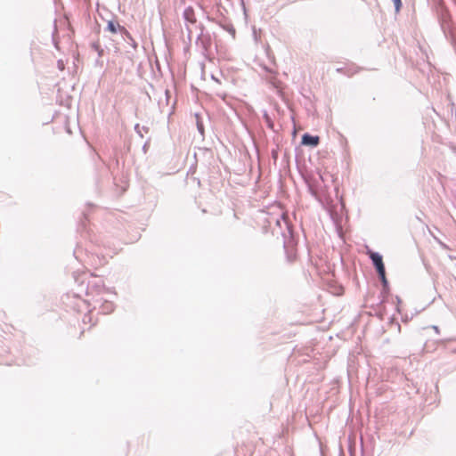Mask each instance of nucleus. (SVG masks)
Returning a JSON list of instances; mask_svg holds the SVG:
<instances>
[{
  "label": "nucleus",
  "instance_id": "obj_1",
  "mask_svg": "<svg viewBox=\"0 0 456 456\" xmlns=\"http://www.w3.org/2000/svg\"><path fill=\"white\" fill-rule=\"evenodd\" d=\"M281 223L286 226L287 232H283V247L284 248H296L297 244V240L294 234V232L291 228V224L284 218L276 219V224L281 228Z\"/></svg>",
  "mask_w": 456,
  "mask_h": 456
},
{
  "label": "nucleus",
  "instance_id": "obj_2",
  "mask_svg": "<svg viewBox=\"0 0 456 456\" xmlns=\"http://www.w3.org/2000/svg\"><path fill=\"white\" fill-rule=\"evenodd\" d=\"M369 257L371 260V263H372L377 273H383L384 271H386L385 264L383 261V256L380 253L371 251L369 254Z\"/></svg>",
  "mask_w": 456,
  "mask_h": 456
},
{
  "label": "nucleus",
  "instance_id": "obj_3",
  "mask_svg": "<svg viewBox=\"0 0 456 456\" xmlns=\"http://www.w3.org/2000/svg\"><path fill=\"white\" fill-rule=\"evenodd\" d=\"M320 143V137L318 135H313L309 133H305L301 136V144L304 146H310L315 148Z\"/></svg>",
  "mask_w": 456,
  "mask_h": 456
},
{
  "label": "nucleus",
  "instance_id": "obj_4",
  "mask_svg": "<svg viewBox=\"0 0 456 456\" xmlns=\"http://www.w3.org/2000/svg\"><path fill=\"white\" fill-rule=\"evenodd\" d=\"M183 17L185 21L194 24L196 22V17L194 9L191 6H188L184 9Z\"/></svg>",
  "mask_w": 456,
  "mask_h": 456
},
{
  "label": "nucleus",
  "instance_id": "obj_5",
  "mask_svg": "<svg viewBox=\"0 0 456 456\" xmlns=\"http://www.w3.org/2000/svg\"><path fill=\"white\" fill-rule=\"evenodd\" d=\"M120 34L122 35L123 39L128 44H130L134 49L137 47V43L126 28H120Z\"/></svg>",
  "mask_w": 456,
  "mask_h": 456
},
{
  "label": "nucleus",
  "instance_id": "obj_6",
  "mask_svg": "<svg viewBox=\"0 0 456 456\" xmlns=\"http://www.w3.org/2000/svg\"><path fill=\"white\" fill-rule=\"evenodd\" d=\"M200 42L202 48L205 51H208L211 46V38L210 37L203 36V28L201 29V33L198 36L197 42Z\"/></svg>",
  "mask_w": 456,
  "mask_h": 456
},
{
  "label": "nucleus",
  "instance_id": "obj_7",
  "mask_svg": "<svg viewBox=\"0 0 456 456\" xmlns=\"http://www.w3.org/2000/svg\"><path fill=\"white\" fill-rule=\"evenodd\" d=\"M309 191L312 196H314L322 206L329 204L328 199L320 194L313 186H309Z\"/></svg>",
  "mask_w": 456,
  "mask_h": 456
},
{
  "label": "nucleus",
  "instance_id": "obj_8",
  "mask_svg": "<svg viewBox=\"0 0 456 456\" xmlns=\"http://www.w3.org/2000/svg\"><path fill=\"white\" fill-rule=\"evenodd\" d=\"M115 305L112 302L105 300L100 306V311L103 314H110L114 311Z\"/></svg>",
  "mask_w": 456,
  "mask_h": 456
},
{
  "label": "nucleus",
  "instance_id": "obj_9",
  "mask_svg": "<svg viewBox=\"0 0 456 456\" xmlns=\"http://www.w3.org/2000/svg\"><path fill=\"white\" fill-rule=\"evenodd\" d=\"M125 28V27L119 25L118 23H117L114 20H109L107 27H106V30H108L109 32H110L112 34H116L118 31L120 32V28Z\"/></svg>",
  "mask_w": 456,
  "mask_h": 456
},
{
  "label": "nucleus",
  "instance_id": "obj_10",
  "mask_svg": "<svg viewBox=\"0 0 456 456\" xmlns=\"http://www.w3.org/2000/svg\"><path fill=\"white\" fill-rule=\"evenodd\" d=\"M263 118L266 124V126L269 129H271L272 131H273L274 133H276L277 130L275 129L274 122L266 110H264V112H263Z\"/></svg>",
  "mask_w": 456,
  "mask_h": 456
},
{
  "label": "nucleus",
  "instance_id": "obj_11",
  "mask_svg": "<svg viewBox=\"0 0 456 456\" xmlns=\"http://www.w3.org/2000/svg\"><path fill=\"white\" fill-rule=\"evenodd\" d=\"M195 118H196L197 130L200 133V134L204 137V135H205V127H204V125H203L202 118H201L200 115L198 114V113L195 114Z\"/></svg>",
  "mask_w": 456,
  "mask_h": 456
},
{
  "label": "nucleus",
  "instance_id": "obj_12",
  "mask_svg": "<svg viewBox=\"0 0 456 456\" xmlns=\"http://www.w3.org/2000/svg\"><path fill=\"white\" fill-rule=\"evenodd\" d=\"M431 9L434 12L442 10L444 8H446L445 3L444 0H431Z\"/></svg>",
  "mask_w": 456,
  "mask_h": 456
},
{
  "label": "nucleus",
  "instance_id": "obj_13",
  "mask_svg": "<svg viewBox=\"0 0 456 456\" xmlns=\"http://www.w3.org/2000/svg\"><path fill=\"white\" fill-rule=\"evenodd\" d=\"M285 249V253H286V256H287V259L289 261V262H292L296 259L297 257V249L296 248H284Z\"/></svg>",
  "mask_w": 456,
  "mask_h": 456
},
{
  "label": "nucleus",
  "instance_id": "obj_14",
  "mask_svg": "<svg viewBox=\"0 0 456 456\" xmlns=\"http://www.w3.org/2000/svg\"><path fill=\"white\" fill-rule=\"evenodd\" d=\"M378 275H379V281L381 282L382 288H384L386 289L390 288L388 280L386 275V271H384L383 273H379Z\"/></svg>",
  "mask_w": 456,
  "mask_h": 456
},
{
  "label": "nucleus",
  "instance_id": "obj_15",
  "mask_svg": "<svg viewBox=\"0 0 456 456\" xmlns=\"http://www.w3.org/2000/svg\"><path fill=\"white\" fill-rule=\"evenodd\" d=\"M91 47L97 53L99 58L103 55L104 50L102 48L99 42H93Z\"/></svg>",
  "mask_w": 456,
  "mask_h": 456
},
{
  "label": "nucleus",
  "instance_id": "obj_16",
  "mask_svg": "<svg viewBox=\"0 0 456 456\" xmlns=\"http://www.w3.org/2000/svg\"><path fill=\"white\" fill-rule=\"evenodd\" d=\"M220 26L224 30H226L229 34H231L233 37H235L236 30L232 23H225V24L220 23Z\"/></svg>",
  "mask_w": 456,
  "mask_h": 456
},
{
  "label": "nucleus",
  "instance_id": "obj_17",
  "mask_svg": "<svg viewBox=\"0 0 456 456\" xmlns=\"http://www.w3.org/2000/svg\"><path fill=\"white\" fill-rule=\"evenodd\" d=\"M389 295H390V288H388L387 289L382 288L381 291H380V296L382 297L380 300V304L386 303L388 299Z\"/></svg>",
  "mask_w": 456,
  "mask_h": 456
},
{
  "label": "nucleus",
  "instance_id": "obj_18",
  "mask_svg": "<svg viewBox=\"0 0 456 456\" xmlns=\"http://www.w3.org/2000/svg\"><path fill=\"white\" fill-rule=\"evenodd\" d=\"M360 69H361V68H359V67L346 68L344 75H346L347 77H352L353 75L357 73Z\"/></svg>",
  "mask_w": 456,
  "mask_h": 456
},
{
  "label": "nucleus",
  "instance_id": "obj_19",
  "mask_svg": "<svg viewBox=\"0 0 456 456\" xmlns=\"http://www.w3.org/2000/svg\"><path fill=\"white\" fill-rule=\"evenodd\" d=\"M393 3H394V5H395V12H399L402 9V6H403V3H402V0H392Z\"/></svg>",
  "mask_w": 456,
  "mask_h": 456
},
{
  "label": "nucleus",
  "instance_id": "obj_20",
  "mask_svg": "<svg viewBox=\"0 0 456 456\" xmlns=\"http://www.w3.org/2000/svg\"><path fill=\"white\" fill-rule=\"evenodd\" d=\"M134 130L135 132L140 135V137H143L142 134V129H141V126L139 124H136L134 126Z\"/></svg>",
  "mask_w": 456,
  "mask_h": 456
},
{
  "label": "nucleus",
  "instance_id": "obj_21",
  "mask_svg": "<svg viewBox=\"0 0 456 456\" xmlns=\"http://www.w3.org/2000/svg\"><path fill=\"white\" fill-rule=\"evenodd\" d=\"M149 146H150V142L147 141V142L143 144V146H142V151H143V152H144V153H146V152H147Z\"/></svg>",
  "mask_w": 456,
  "mask_h": 456
},
{
  "label": "nucleus",
  "instance_id": "obj_22",
  "mask_svg": "<svg viewBox=\"0 0 456 456\" xmlns=\"http://www.w3.org/2000/svg\"><path fill=\"white\" fill-rule=\"evenodd\" d=\"M395 300H396L397 305H399V304H401V302H402L401 298L398 296L395 297ZM396 311L400 313L399 306H396Z\"/></svg>",
  "mask_w": 456,
  "mask_h": 456
},
{
  "label": "nucleus",
  "instance_id": "obj_23",
  "mask_svg": "<svg viewBox=\"0 0 456 456\" xmlns=\"http://www.w3.org/2000/svg\"><path fill=\"white\" fill-rule=\"evenodd\" d=\"M345 70H346V68H344V67L337 69V72L341 73V74H344Z\"/></svg>",
  "mask_w": 456,
  "mask_h": 456
},
{
  "label": "nucleus",
  "instance_id": "obj_24",
  "mask_svg": "<svg viewBox=\"0 0 456 456\" xmlns=\"http://www.w3.org/2000/svg\"><path fill=\"white\" fill-rule=\"evenodd\" d=\"M241 1V5H242V9H243V12H244V14L246 15L247 13V11H246V7H245V4H244V1L243 0H240Z\"/></svg>",
  "mask_w": 456,
  "mask_h": 456
},
{
  "label": "nucleus",
  "instance_id": "obj_25",
  "mask_svg": "<svg viewBox=\"0 0 456 456\" xmlns=\"http://www.w3.org/2000/svg\"><path fill=\"white\" fill-rule=\"evenodd\" d=\"M141 129H142V131H144L145 133H148V132H149V127H147V126H142V127H141Z\"/></svg>",
  "mask_w": 456,
  "mask_h": 456
},
{
  "label": "nucleus",
  "instance_id": "obj_26",
  "mask_svg": "<svg viewBox=\"0 0 456 456\" xmlns=\"http://www.w3.org/2000/svg\"><path fill=\"white\" fill-rule=\"evenodd\" d=\"M439 244L442 246V248H448L447 245L443 243L442 241L438 240Z\"/></svg>",
  "mask_w": 456,
  "mask_h": 456
},
{
  "label": "nucleus",
  "instance_id": "obj_27",
  "mask_svg": "<svg viewBox=\"0 0 456 456\" xmlns=\"http://www.w3.org/2000/svg\"><path fill=\"white\" fill-rule=\"evenodd\" d=\"M433 329L435 330V331H436V333H438V332H439V328H438L437 326H433Z\"/></svg>",
  "mask_w": 456,
  "mask_h": 456
},
{
  "label": "nucleus",
  "instance_id": "obj_28",
  "mask_svg": "<svg viewBox=\"0 0 456 456\" xmlns=\"http://www.w3.org/2000/svg\"><path fill=\"white\" fill-rule=\"evenodd\" d=\"M273 158H274V159L277 158V152L276 151H273Z\"/></svg>",
  "mask_w": 456,
  "mask_h": 456
},
{
  "label": "nucleus",
  "instance_id": "obj_29",
  "mask_svg": "<svg viewBox=\"0 0 456 456\" xmlns=\"http://www.w3.org/2000/svg\"><path fill=\"white\" fill-rule=\"evenodd\" d=\"M96 64H97V65L99 64V65H101V66H102V61H100L99 60H96Z\"/></svg>",
  "mask_w": 456,
  "mask_h": 456
},
{
  "label": "nucleus",
  "instance_id": "obj_30",
  "mask_svg": "<svg viewBox=\"0 0 456 456\" xmlns=\"http://www.w3.org/2000/svg\"><path fill=\"white\" fill-rule=\"evenodd\" d=\"M192 169H193V172H194V171H195V169H196V167H190L189 172H191V171H192Z\"/></svg>",
  "mask_w": 456,
  "mask_h": 456
},
{
  "label": "nucleus",
  "instance_id": "obj_31",
  "mask_svg": "<svg viewBox=\"0 0 456 456\" xmlns=\"http://www.w3.org/2000/svg\"><path fill=\"white\" fill-rule=\"evenodd\" d=\"M169 94H170V93H169V91H168V90H166V95H167V98H168V97H169Z\"/></svg>",
  "mask_w": 456,
  "mask_h": 456
},
{
  "label": "nucleus",
  "instance_id": "obj_32",
  "mask_svg": "<svg viewBox=\"0 0 456 456\" xmlns=\"http://www.w3.org/2000/svg\"><path fill=\"white\" fill-rule=\"evenodd\" d=\"M449 257H450L451 259H456V256H455V255H452V256H449Z\"/></svg>",
  "mask_w": 456,
  "mask_h": 456
},
{
  "label": "nucleus",
  "instance_id": "obj_33",
  "mask_svg": "<svg viewBox=\"0 0 456 456\" xmlns=\"http://www.w3.org/2000/svg\"><path fill=\"white\" fill-rule=\"evenodd\" d=\"M449 257H450L451 259H456V256H455V255H452V256H449Z\"/></svg>",
  "mask_w": 456,
  "mask_h": 456
},
{
  "label": "nucleus",
  "instance_id": "obj_34",
  "mask_svg": "<svg viewBox=\"0 0 456 456\" xmlns=\"http://www.w3.org/2000/svg\"><path fill=\"white\" fill-rule=\"evenodd\" d=\"M74 256H75L76 258H77V250L74 251Z\"/></svg>",
  "mask_w": 456,
  "mask_h": 456
}]
</instances>
